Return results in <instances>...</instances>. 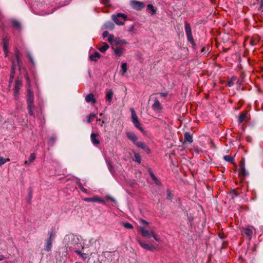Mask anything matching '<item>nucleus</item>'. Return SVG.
Wrapping results in <instances>:
<instances>
[{
	"label": "nucleus",
	"instance_id": "33",
	"mask_svg": "<svg viewBox=\"0 0 263 263\" xmlns=\"http://www.w3.org/2000/svg\"><path fill=\"white\" fill-rule=\"evenodd\" d=\"M133 160L139 164L141 162V157L140 155L137 153H134V158Z\"/></svg>",
	"mask_w": 263,
	"mask_h": 263
},
{
	"label": "nucleus",
	"instance_id": "50",
	"mask_svg": "<svg viewBox=\"0 0 263 263\" xmlns=\"http://www.w3.org/2000/svg\"><path fill=\"white\" fill-rule=\"evenodd\" d=\"M106 198L107 199L110 200L114 202H116V200H115V199L114 197H112V196H111L110 195H107Z\"/></svg>",
	"mask_w": 263,
	"mask_h": 263
},
{
	"label": "nucleus",
	"instance_id": "26",
	"mask_svg": "<svg viewBox=\"0 0 263 263\" xmlns=\"http://www.w3.org/2000/svg\"><path fill=\"white\" fill-rule=\"evenodd\" d=\"M3 50L6 55L8 52L7 49H8V41L6 38L3 39Z\"/></svg>",
	"mask_w": 263,
	"mask_h": 263
},
{
	"label": "nucleus",
	"instance_id": "15",
	"mask_svg": "<svg viewBox=\"0 0 263 263\" xmlns=\"http://www.w3.org/2000/svg\"><path fill=\"white\" fill-rule=\"evenodd\" d=\"M247 114H248V111L246 110L241 112L239 114V117H238V123L240 124V123H241L242 122H243V121L245 120V119H246V118L247 117Z\"/></svg>",
	"mask_w": 263,
	"mask_h": 263
},
{
	"label": "nucleus",
	"instance_id": "23",
	"mask_svg": "<svg viewBox=\"0 0 263 263\" xmlns=\"http://www.w3.org/2000/svg\"><path fill=\"white\" fill-rule=\"evenodd\" d=\"M17 64H15V62L14 61L12 62V65L11 67V70L10 73V80L12 81L13 80V78L14 77L15 72V68L16 67Z\"/></svg>",
	"mask_w": 263,
	"mask_h": 263
},
{
	"label": "nucleus",
	"instance_id": "18",
	"mask_svg": "<svg viewBox=\"0 0 263 263\" xmlns=\"http://www.w3.org/2000/svg\"><path fill=\"white\" fill-rule=\"evenodd\" d=\"M152 108L154 110H159L162 108L161 105L157 99H155V102L152 105Z\"/></svg>",
	"mask_w": 263,
	"mask_h": 263
},
{
	"label": "nucleus",
	"instance_id": "5",
	"mask_svg": "<svg viewBox=\"0 0 263 263\" xmlns=\"http://www.w3.org/2000/svg\"><path fill=\"white\" fill-rule=\"evenodd\" d=\"M49 237L46 240L45 243V250L47 252L51 251L52 248V243L55 237L53 231L49 232Z\"/></svg>",
	"mask_w": 263,
	"mask_h": 263
},
{
	"label": "nucleus",
	"instance_id": "7",
	"mask_svg": "<svg viewBox=\"0 0 263 263\" xmlns=\"http://www.w3.org/2000/svg\"><path fill=\"white\" fill-rule=\"evenodd\" d=\"M137 241L138 242L139 244L140 245V246L142 247L143 249L146 250H148V251H153L155 249V247L152 245H149L148 243H145V242H143L142 241L140 238H137Z\"/></svg>",
	"mask_w": 263,
	"mask_h": 263
},
{
	"label": "nucleus",
	"instance_id": "45",
	"mask_svg": "<svg viewBox=\"0 0 263 263\" xmlns=\"http://www.w3.org/2000/svg\"><path fill=\"white\" fill-rule=\"evenodd\" d=\"M56 141V137L55 136H52L50 138V140H49V144L51 145V146H52L55 142Z\"/></svg>",
	"mask_w": 263,
	"mask_h": 263
},
{
	"label": "nucleus",
	"instance_id": "51",
	"mask_svg": "<svg viewBox=\"0 0 263 263\" xmlns=\"http://www.w3.org/2000/svg\"><path fill=\"white\" fill-rule=\"evenodd\" d=\"M147 154H149L151 153V150L146 145V146L144 147L143 149Z\"/></svg>",
	"mask_w": 263,
	"mask_h": 263
},
{
	"label": "nucleus",
	"instance_id": "59",
	"mask_svg": "<svg viewBox=\"0 0 263 263\" xmlns=\"http://www.w3.org/2000/svg\"><path fill=\"white\" fill-rule=\"evenodd\" d=\"M263 7V0H261L260 2V6L258 8V10H260Z\"/></svg>",
	"mask_w": 263,
	"mask_h": 263
},
{
	"label": "nucleus",
	"instance_id": "48",
	"mask_svg": "<svg viewBox=\"0 0 263 263\" xmlns=\"http://www.w3.org/2000/svg\"><path fill=\"white\" fill-rule=\"evenodd\" d=\"M152 237H153L156 241H160V238L155 234L154 232H152Z\"/></svg>",
	"mask_w": 263,
	"mask_h": 263
},
{
	"label": "nucleus",
	"instance_id": "57",
	"mask_svg": "<svg viewBox=\"0 0 263 263\" xmlns=\"http://www.w3.org/2000/svg\"><path fill=\"white\" fill-rule=\"evenodd\" d=\"M102 3H103L105 5H108L109 3V0H102Z\"/></svg>",
	"mask_w": 263,
	"mask_h": 263
},
{
	"label": "nucleus",
	"instance_id": "64",
	"mask_svg": "<svg viewBox=\"0 0 263 263\" xmlns=\"http://www.w3.org/2000/svg\"><path fill=\"white\" fill-rule=\"evenodd\" d=\"M29 60L30 61V62L32 63V64H34V62H33V58H29Z\"/></svg>",
	"mask_w": 263,
	"mask_h": 263
},
{
	"label": "nucleus",
	"instance_id": "12",
	"mask_svg": "<svg viewBox=\"0 0 263 263\" xmlns=\"http://www.w3.org/2000/svg\"><path fill=\"white\" fill-rule=\"evenodd\" d=\"M126 136L127 138L131 140L133 143L136 145V143H137L138 141H137L138 137L135 135V133L133 132H127L126 133Z\"/></svg>",
	"mask_w": 263,
	"mask_h": 263
},
{
	"label": "nucleus",
	"instance_id": "31",
	"mask_svg": "<svg viewBox=\"0 0 263 263\" xmlns=\"http://www.w3.org/2000/svg\"><path fill=\"white\" fill-rule=\"evenodd\" d=\"M121 70L120 72H121L123 76L125 74V73L127 71V63H122L121 64Z\"/></svg>",
	"mask_w": 263,
	"mask_h": 263
},
{
	"label": "nucleus",
	"instance_id": "21",
	"mask_svg": "<svg viewBox=\"0 0 263 263\" xmlns=\"http://www.w3.org/2000/svg\"><path fill=\"white\" fill-rule=\"evenodd\" d=\"M102 46L98 48V49L101 52L104 53L109 47V45L105 42L102 43Z\"/></svg>",
	"mask_w": 263,
	"mask_h": 263
},
{
	"label": "nucleus",
	"instance_id": "20",
	"mask_svg": "<svg viewBox=\"0 0 263 263\" xmlns=\"http://www.w3.org/2000/svg\"><path fill=\"white\" fill-rule=\"evenodd\" d=\"M113 96V91L112 90H109L106 94V100L108 102V105L110 104Z\"/></svg>",
	"mask_w": 263,
	"mask_h": 263
},
{
	"label": "nucleus",
	"instance_id": "17",
	"mask_svg": "<svg viewBox=\"0 0 263 263\" xmlns=\"http://www.w3.org/2000/svg\"><path fill=\"white\" fill-rule=\"evenodd\" d=\"M21 55V53L20 50L18 49H16L15 53V59H16V62H15V64H16L18 67L20 66V64L21 63V61L20 60Z\"/></svg>",
	"mask_w": 263,
	"mask_h": 263
},
{
	"label": "nucleus",
	"instance_id": "49",
	"mask_svg": "<svg viewBox=\"0 0 263 263\" xmlns=\"http://www.w3.org/2000/svg\"><path fill=\"white\" fill-rule=\"evenodd\" d=\"M32 197V191L30 189V191H29V194H28V202H29L30 200L31 199Z\"/></svg>",
	"mask_w": 263,
	"mask_h": 263
},
{
	"label": "nucleus",
	"instance_id": "35",
	"mask_svg": "<svg viewBox=\"0 0 263 263\" xmlns=\"http://www.w3.org/2000/svg\"><path fill=\"white\" fill-rule=\"evenodd\" d=\"M237 78L235 76H233L231 77V79L228 82V86L229 87L232 86L235 81L236 80Z\"/></svg>",
	"mask_w": 263,
	"mask_h": 263
},
{
	"label": "nucleus",
	"instance_id": "56",
	"mask_svg": "<svg viewBox=\"0 0 263 263\" xmlns=\"http://www.w3.org/2000/svg\"><path fill=\"white\" fill-rule=\"evenodd\" d=\"M184 128L185 129V130H187V129H188V128H191V129L192 128H191V127L190 124L186 123V124H184L183 129Z\"/></svg>",
	"mask_w": 263,
	"mask_h": 263
},
{
	"label": "nucleus",
	"instance_id": "3",
	"mask_svg": "<svg viewBox=\"0 0 263 263\" xmlns=\"http://www.w3.org/2000/svg\"><path fill=\"white\" fill-rule=\"evenodd\" d=\"M184 140L182 141V149L185 146L192 144L193 142V134L194 132L192 129L189 131L185 130L184 128L183 129Z\"/></svg>",
	"mask_w": 263,
	"mask_h": 263
},
{
	"label": "nucleus",
	"instance_id": "63",
	"mask_svg": "<svg viewBox=\"0 0 263 263\" xmlns=\"http://www.w3.org/2000/svg\"><path fill=\"white\" fill-rule=\"evenodd\" d=\"M201 52L205 53V47H202L201 50Z\"/></svg>",
	"mask_w": 263,
	"mask_h": 263
},
{
	"label": "nucleus",
	"instance_id": "4",
	"mask_svg": "<svg viewBox=\"0 0 263 263\" xmlns=\"http://www.w3.org/2000/svg\"><path fill=\"white\" fill-rule=\"evenodd\" d=\"M122 18L124 21L127 19V17L124 13H118L117 15L113 14L111 15L112 20L118 25H123L124 23L120 21L119 18Z\"/></svg>",
	"mask_w": 263,
	"mask_h": 263
},
{
	"label": "nucleus",
	"instance_id": "44",
	"mask_svg": "<svg viewBox=\"0 0 263 263\" xmlns=\"http://www.w3.org/2000/svg\"><path fill=\"white\" fill-rule=\"evenodd\" d=\"M138 147H140L142 149H143L144 147L146 146V144H145V143L143 142H138L137 143H136V144Z\"/></svg>",
	"mask_w": 263,
	"mask_h": 263
},
{
	"label": "nucleus",
	"instance_id": "41",
	"mask_svg": "<svg viewBox=\"0 0 263 263\" xmlns=\"http://www.w3.org/2000/svg\"><path fill=\"white\" fill-rule=\"evenodd\" d=\"M115 37H114V35L113 34H110L109 36H108V39H107V41H108V42L110 43V44L113 46V44L114 43V40H115Z\"/></svg>",
	"mask_w": 263,
	"mask_h": 263
},
{
	"label": "nucleus",
	"instance_id": "25",
	"mask_svg": "<svg viewBox=\"0 0 263 263\" xmlns=\"http://www.w3.org/2000/svg\"><path fill=\"white\" fill-rule=\"evenodd\" d=\"M112 48L114 50L115 54L117 56L120 57L123 54V50H124L123 48L117 47V48L114 49V47H112Z\"/></svg>",
	"mask_w": 263,
	"mask_h": 263
},
{
	"label": "nucleus",
	"instance_id": "16",
	"mask_svg": "<svg viewBox=\"0 0 263 263\" xmlns=\"http://www.w3.org/2000/svg\"><path fill=\"white\" fill-rule=\"evenodd\" d=\"M85 101L87 103L91 102L92 103H95L96 100L93 94L90 93L86 96L85 97Z\"/></svg>",
	"mask_w": 263,
	"mask_h": 263
},
{
	"label": "nucleus",
	"instance_id": "28",
	"mask_svg": "<svg viewBox=\"0 0 263 263\" xmlns=\"http://www.w3.org/2000/svg\"><path fill=\"white\" fill-rule=\"evenodd\" d=\"M242 233L245 235H246L247 237H249L250 238H251V236H252V233H253V232L252 231L249 229V228H245L243 229V231H242Z\"/></svg>",
	"mask_w": 263,
	"mask_h": 263
},
{
	"label": "nucleus",
	"instance_id": "6",
	"mask_svg": "<svg viewBox=\"0 0 263 263\" xmlns=\"http://www.w3.org/2000/svg\"><path fill=\"white\" fill-rule=\"evenodd\" d=\"M130 6L135 10H141L144 8V4L142 2L137 1H132Z\"/></svg>",
	"mask_w": 263,
	"mask_h": 263
},
{
	"label": "nucleus",
	"instance_id": "40",
	"mask_svg": "<svg viewBox=\"0 0 263 263\" xmlns=\"http://www.w3.org/2000/svg\"><path fill=\"white\" fill-rule=\"evenodd\" d=\"M134 125H135V126L138 128L139 130H140L141 132L143 133L144 132V129L143 128L140 126V122L139 121H137V122H135V123H133Z\"/></svg>",
	"mask_w": 263,
	"mask_h": 263
},
{
	"label": "nucleus",
	"instance_id": "47",
	"mask_svg": "<svg viewBox=\"0 0 263 263\" xmlns=\"http://www.w3.org/2000/svg\"><path fill=\"white\" fill-rule=\"evenodd\" d=\"M186 216L190 222H191L193 220V216L191 214L189 215L188 213H186Z\"/></svg>",
	"mask_w": 263,
	"mask_h": 263
},
{
	"label": "nucleus",
	"instance_id": "53",
	"mask_svg": "<svg viewBox=\"0 0 263 263\" xmlns=\"http://www.w3.org/2000/svg\"><path fill=\"white\" fill-rule=\"evenodd\" d=\"M109 32L107 31H105L103 32V34H102V36L104 37V38H105L107 36H108L109 35Z\"/></svg>",
	"mask_w": 263,
	"mask_h": 263
},
{
	"label": "nucleus",
	"instance_id": "54",
	"mask_svg": "<svg viewBox=\"0 0 263 263\" xmlns=\"http://www.w3.org/2000/svg\"><path fill=\"white\" fill-rule=\"evenodd\" d=\"M158 95H159L161 97H166L168 95L167 92H160L158 93Z\"/></svg>",
	"mask_w": 263,
	"mask_h": 263
},
{
	"label": "nucleus",
	"instance_id": "1",
	"mask_svg": "<svg viewBox=\"0 0 263 263\" xmlns=\"http://www.w3.org/2000/svg\"><path fill=\"white\" fill-rule=\"evenodd\" d=\"M66 242V246L70 250H72L74 252V249H79L80 247L83 249V247L79 242V239L75 235H68L64 238Z\"/></svg>",
	"mask_w": 263,
	"mask_h": 263
},
{
	"label": "nucleus",
	"instance_id": "10",
	"mask_svg": "<svg viewBox=\"0 0 263 263\" xmlns=\"http://www.w3.org/2000/svg\"><path fill=\"white\" fill-rule=\"evenodd\" d=\"M83 200L87 202H100L103 204H105V201L97 196H94L92 198H85Z\"/></svg>",
	"mask_w": 263,
	"mask_h": 263
},
{
	"label": "nucleus",
	"instance_id": "30",
	"mask_svg": "<svg viewBox=\"0 0 263 263\" xmlns=\"http://www.w3.org/2000/svg\"><path fill=\"white\" fill-rule=\"evenodd\" d=\"M249 175L248 172H247L245 168H240L238 175L239 177H245Z\"/></svg>",
	"mask_w": 263,
	"mask_h": 263
},
{
	"label": "nucleus",
	"instance_id": "52",
	"mask_svg": "<svg viewBox=\"0 0 263 263\" xmlns=\"http://www.w3.org/2000/svg\"><path fill=\"white\" fill-rule=\"evenodd\" d=\"M257 44V42H256V41L253 39H251L250 41V44L252 46H255Z\"/></svg>",
	"mask_w": 263,
	"mask_h": 263
},
{
	"label": "nucleus",
	"instance_id": "2",
	"mask_svg": "<svg viewBox=\"0 0 263 263\" xmlns=\"http://www.w3.org/2000/svg\"><path fill=\"white\" fill-rule=\"evenodd\" d=\"M184 32L187 38V41L192 45L194 50H197V46L194 41L193 36L192 29L191 24L187 21H184Z\"/></svg>",
	"mask_w": 263,
	"mask_h": 263
},
{
	"label": "nucleus",
	"instance_id": "42",
	"mask_svg": "<svg viewBox=\"0 0 263 263\" xmlns=\"http://www.w3.org/2000/svg\"><path fill=\"white\" fill-rule=\"evenodd\" d=\"M9 161L10 159L9 158H4L3 157H0V166Z\"/></svg>",
	"mask_w": 263,
	"mask_h": 263
},
{
	"label": "nucleus",
	"instance_id": "62",
	"mask_svg": "<svg viewBox=\"0 0 263 263\" xmlns=\"http://www.w3.org/2000/svg\"><path fill=\"white\" fill-rule=\"evenodd\" d=\"M167 199L170 200L172 199L171 193L170 192L167 193Z\"/></svg>",
	"mask_w": 263,
	"mask_h": 263
},
{
	"label": "nucleus",
	"instance_id": "37",
	"mask_svg": "<svg viewBox=\"0 0 263 263\" xmlns=\"http://www.w3.org/2000/svg\"><path fill=\"white\" fill-rule=\"evenodd\" d=\"M149 173L153 180L156 182V184H158V182H159V181L156 177L155 174L151 171V169H149Z\"/></svg>",
	"mask_w": 263,
	"mask_h": 263
},
{
	"label": "nucleus",
	"instance_id": "19",
	"mask_svg": "<svg viewBox=\"0 0 263 263\" xmlns=\"http://www.w3.org/2000/svg\"><path fill=\"white\" fill-rule=\"evenodd\" d=\"M115 26L114 24L110 21H107L105 22L103 25L104 28L110 30H113L115 28Z\"/></svg>",
	"mask_w": 263,
	"mask_h": 263
},
{
	"label": "nucleus",
	"instance_id": "36",
	"mask_svg": "<svg viewBox=\"0 0 263 263\" xmlns=\"http://www.w3.org/2000/svg\"><path fill=\"white\" fill-rule=\"evenodd\" d=\"M126 42L124 40H121L119 38H115L114 40V43L113 46H116L122 43H125Z\"/></svg>",
	"mask_w": 263,
	"mask_h": 263
},
{
	"label": "nucleus",
	"instance_id": "43",
	"mask_svg": "<svg viewBox=\"0 0 263 263\" xmlns=\"http://www.w3.org/2000/svg\"><path fill=\"white\" fill-rule=\"evenodd\" d=\"M123 225L127 229H132L133 228V226L129 222L123 223Z\"/></svg>",
	"mask_w": 263,
	"mask_h": 263
},
{
	"label": "nucleus",
	"instance_id": "32",
	"mask_svg": "<svg viewBox=\"0 0 263 263\" xmlns=\"http://www.w3.org/2000/svg\"><path fill=\"white\" fill-rule=\"evenodd\" d=\"M223 159L227 162H230L231 163H234V159L230 155L224 156L223 157Z\"/></svg>",
	"mask_w": 263,
	"mask_h": 263
},
{
	"label": "nucleus",
	"instance_id": "24",
	"mask_svg": "<svg viewBox=\"0 0 263 263\" xmlns=\"http://www.w3.org/2000/svg\"><path fill=\"white\" fill-rule=\"evenodd\" d=\"M35 159V155L34 153L31 154L29 157V159L28 160H26L24 162V164L26 165H29L31 163H32Z\"/></svg>",
	"mask_w": 263,
	"mask_h": 263
},
{
	"label": "nucleus",
	"instance_id": "13",
	"mask_svg": "<svg viewBox=\"0 0 263 263\" xmlns=\"http://www.w3.org/2000/svg\"><path fill=\"white\" fill-rule=\"evenodd\" d=\"M101 57L100 53L96 51L93 54L89 55V59L91 61L97 62L99 59H100Z\"/></svg>",
	"mask_w": 263,
	"mask_h": 263
},
{
	"label": "nucleus",
	"instance_id": "46",
	"mask_svg": "<svg viewBox=\"0 0 263 263\" xmlns=\"http://www.w3.org/2000/svg\"><path fill=\"white\" fill-rule=\"evenodd\" d=\"M240 168H245V158H242L240 162Z\"/></svg>",
	"mask_w": 263,
	"mask_h": 263
},
{
	"label": "nucleus",
	"instance_id": "11",
	"mask_svg": "<svg viewBox=\"0 0 263 263\" xmlns=\"http://www.w3.org/2000/svg\"><path fill=\"white\" fill-rule=\"evenodd\" d=\"M140 230L141 235L146 238H150L152 236V232H154L153 231L149 232V231L146 230L145 228L143 227H140Z\"/></svg>",
	"mask_w": 263,
	"mask_h": 263
},
{
	"label": "nucleus",
	"instance_id": "58",
	"mask_svg": "<svg viewBox=\"0 0 263 263\" xmlns=\"http://www.w3.org/2000/svg\"><path fill=\"white\" fill-rule=\"evenodd\" d=\"M247 141H248V142H252V137H251V136H248L247 137Z\"/></svg>",
	"mask_w": 263,
	"mask_h": 263
},
{
	"label": "nucleus",
	"instance_id": "61",
	"mask_svg": "<svg viewBox=\"0 0 263 263\" xmlns=\"http://www.w3.org/2000/svg\"><path fill=\"white\" fill-rule=\"evenodd\" d=\"M141 222L143 223V224H145L146 225H148L149 223L146 221V220H144V219H141Z\"/></svg>",
	"mask_w": 263,
	"mask_h": 263
},
{
	"label": "nucleus",
	"instance_id": "29",
	"mask_svg": "<svg viewBox=\"0 0 263 263\" xmlns=\"http://www.w3.org/2000/svg\"><path fill=\"white\" fill-rule=\"evenodd\" d=\"M74 252L78 255H80L83 260H85L87 258V254L86 253H82L79 251V249H74Z\"/></svg>",
	"mask_w": 263,
	"mask_h": 263
},
{
	"label": "nucleus",
	"instance_id": "8",
	"mask_svg": "<svg viewBox=\"0 0 263 263\" xmlns=\"http://www.w3.org/2000/svg\"><path fill=\"white\" fill-rule=\"evenodd\" d=\"M34 95L33 91L29 89L27 93V105H34Z\"/></svg>",
	"mask_w": 263,
	"mask_h": 263
},
{
	"label": "nucleus",
	"instance_id": "9",
	"mask_svg": "<svg viewBox=\"0 0 263 263\" xmlns=\"http://www.w3.org/2000/svg\"><path fill=\"white\" fill-rule=\"evenodd\" d=\"M22 85V82L19 80H16L15 82L14 88V95L15 99L17 100L18 98V92L20 90V87Z\"/></svg>",
	"mask_w": 263,
	"mask_h": 263
},
{
	"label": "nucleus",
	"instance_id": "27",
	"mask_svg": "<svg viewBox=\"0 0 263 263\" xmlns=\"http://www.w3.org/2000/svg\"><path fill=\"white\" fill-rule=\"evenodd\" d=\"M12 27L16 29H20L21 28V23L20 22L16 20H12L11 21Z\"/></svg>",
	"mask_w": 263,
	"mask_h": 263
},
{
	"label": "nucleus",
	"instance_id": "22",
	"mask_svg": "<svg viewBox=\"0 0 263 263\" xmlns=\"http://www.w3.org/2000/svg\"><path fill=\"white\" fill-rule=\"evenodd\" d=\"M130 111L132 113V121L133 123L137 122L139 121L136 112L133 108H130Z\"/></svg>",
	"mask_w": 263,
	"mask_h": 263
},
{
	"label": "nucleus",
	"instance_id": "34",
	"mask_svg": "<svg viewBox=\"0 0 263 263\" xmlns=\"http://www.w3.org/2000/svg\"><path fill=\"white\" fill-rule=\"evenodd\" d=\"M87 122L89 123H91L92 120L97 118V116L96 114H91L89 115H88L87 116Z\"/></svg>",
	"mask_w": 263,
	"mask_h": 263
},
{
	"label": "nucleus",
	"instance_id": "55",
	"mask_svg": "<svg viewBox=\"0 0 263 263\" xmlns=\"http://www.w3.org/2000/svg\"><path fill=\"white\" fill-rule=\"evenodd\" d=\"M194 149L195 152L197 154H200L202 152V151L201 149H200L199 148H198V147H195L194 148Z\"/></svg>",
	"mask_w": 263,
	"mask_h": 263
},
{
	"label": "nucleus",
	"instance_id": "14",
	"mask_svg": "<svg viewBox=\"0 0 263 263\" xmlns=\"http://www.w3.org/2000/svg\"><path fill=\"white\" fill-rule=\"evenodd\" d=\"M99 136L98 134L92 133L90 135L91 140L94 145H98L100 144V141L99 139H97V137Z\"/></svg>",
	"mask_w": 263,
	"mask_h": 263
},
{
	"label": "nucleus",
	"instance_id": "39",
	"mask_svg": "<svg viewBox=\"0 0 263 263\" xmlns=\"http://www.w3.org/2000/svg\"><path fill=\"white\" fill-rule=\"evenodd\" d=\"M34 108V105H27V109L28 110V113L30 116H33L34 115L33 112V109Z\"/></svg>",
	"mask_w": 263,
	"mask_h": 263
},
{
	"label": "nucleus",
	"instance_id": "38",
	"mask_svg": "<svg viewBox=\"0 0 263 263\" xmlns=\"http://www.w3.org/2000/svg\"><path fill=\"white\" fill-rule=\"evenodd\" d=\"M147 9L152 12V14H154L156 12V10L155 9L154 6L152 4H148L147 6Z\"/></svg>",
	"mask_w": 263,
	"mask_h": 263
},
{
	"label": "nucleus",
	"instance_id": "60",
	"mask_svg": "<svg viewBox=\"0 0 263 263\" xmlns=\"http://www.w3.org/2000/svg\"><path fill=\"white\" fill-rule=\"evenodd\" d=\"M80 189H81V190L83 192H84V193H87V189H85V188H84V187H83V186L81 187H80Z\"/></svg>",
	"mask_w": 263,
	"mask_h": 263
}]
</instances>
